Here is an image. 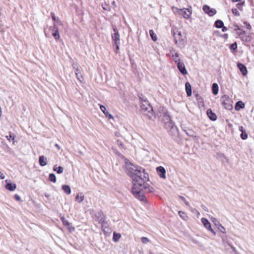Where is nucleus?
Here are the masks:
<instances>
[{
  "label": "nucleus",
  "instance_id": "obj_1",
  "mask_svg": "<svg viewBox=\"0 0 254 254\" xmlns=\"http://www.w3.org/2000/svg\"><path fill=\"white\" fill-rule=\"evenodd\" d=\"M126 163L125 172L133 181V185L131 189V192L133 196L141 201L145 202L146 198L142 192L143 190L148 192L154 191L153 187L145 183L149 180L148 173H146L145 169L139 166L133 165L132 163L127 162Z\"/></svg>",
  "mask_w": 254,
  "mask_h": 254
},
{
  "label": "nucleus",
  "instance_id": "obj_2",
  "mask_svg": "<svg viewBox=\"0 0 254 254\" xmlns=\"http://www.w3.org/2000/svg\"><path fill=\"white\" fill-rule=\"evenodd\" d=\"M162 121L164 123V127L167 129H171L172 131H177V128L175 126L174 123L171 120L170 116L168 113H165L162 118Z\"/></svg>",
  "mask_w": 254,
  "mask_h": 254
},
{
  "label": "nucleus",
  "instance_id": "obj_3",
  "mask_svg": "<svg viewBox=\"0 0 254 254\" xmlns=\"http://www.w3.org/2000/svg\"><path fill=\"white\" fill-rule=\"evenodd\" d=\"M220 100L223 107L226 109L230 110L233 108V102L228 96L224 95L221 97Z\"/></svg>",
  "mask_w": 254,
  "mask_h": 254
},
{
  "label": "nucleus",
  "instance_id": "obj_4",
  "mask_svg": "<svg viewBox=\"0 0 254 254\" xmlns=\"http://www.w3.org/2000/svg\"><path fill=\"white\" fill-rule=\"evenodd\" d=\"M141 110L143 114L147 115L150 119L153 115L152 107L146 101L144 102V104H142L141 106Z\"/></svg>",
  "mask_w": 254,
  "mask_h": 254
},
{
  "label": "nucleus",
  "instance_id": "obj_5",
  "mask_svg": "<svg viewBox=\"0 0 254 254\" xmlns=\"http://www.w3.org/2000/svg\"><path fill=\"white\" fill-rule=\"evenodd\" d=\"M177 12L180 15H182L185 18L188 19L190 17L191 12L189 9H178L176 8Z\"/></svg>",
  "mask_w": 254,
  "mask_h": 254
},
{
  "label": "nucleus",
  "instance_id": "obj_6",
  "mask_svg": "<svg viewBox=\"0 0 254 254\" xmlns=\"http://www.w3.org/2000/svg\"><path fill=\"white\" fill-rule=\"evenodd\" d=\"M113 31L114 33L112 35V38L113 39V43L115 44H120V34L119 33L118 29L116 27H113Z\"/></svg>",
  "mask_w": 254,
  "mask_h": 254
},
{
  "label": "nucleus",
  "instance_id": "obj_7",
  "mask_svg": "<svg viewBox=\"0 0 254 254\" xmlns=\"http://www.w3.org/2000/svg\"><path fill=\"white\" fill-rule=\"evenodd\" d=\"M204 12L210 16L214 15L216 13V10L214 8H211L207 5H204L202 8Z\"/></svg>",
  "mask_w": 254,
  "mask_h": 254
},
{
  "label": "nucleus",
  "instance_id": "obj_8",
  "mask_svg": "<svg viewBox=\"0 0 254 254\" xmlns=\"http://www.w3.org/2000/svg\"><path fill=\"white\" fill-rule=\"evenodd\" d=\"M201 222L203 224L204 226L209 231H211L214 235H216L215 232L214 231V230L211 228V224L208 221V220L205 218H202L201 219Z\"/></svg>",
  "mask_w": 254,
  "mask_h": 254
},
{
  "label": "nucleus",
  "instance_id": "obj_9",
  "mask_svg": "<svg viewBox=\"0 0 254 254\" xmlns=\"http://www.w3.org/2000/svg\"><path fill=\"white\" fill-rule=\"evenodd\" d=\"M156 170L158 175L163 179H166V170L165 168L162 166L158 167L156 168Z\"/></svg>",
  "mask_w": 254,
  "mask_h": 254
},
{
  "label": "nucleus",
  "instance_id": "obj_10",
  "mask_svg": "<svg viewBox=\"0 0 254 254\" xmlns=\"http://www.w3.org/2000/svg\"><path fill=\"white\" fill-rule=\"evenodd\" d=\"M62 221L64 225L67 228L69 232H73L75 230L74 227H72L71 224L64 217L62 218Z\"/></svg>",
  "mask_w": 254,
  "mask_h": 254
},
{
  "label": "nucleus",
  "instance_id": "obj_11",
  "mask_svg": "<svg viewBox=\"0 0 254 254\" xmlns=\"http://www.w3.org/2000/svg\"><path fill=\"white\" fill-rule=\"evenodd\" d=\"M177 67L179 71L184 75L187 74V70L185 67V64L183 62H179L177 63Z\"/></svg>",
  "mask_w": 254,
  "mask_h": 254
},
{
  "label": "nucleus",
  "instance_id": "obj_12",
  "mask_svg": "<svg viewBox=\"0 0 254 254\" xmlns=\"http://www.w3.org/2000/svg\"><path fill=\"white\" fill-rule=\"evenodd\" d=\"M173 36L174 37V41L176 44H177L178 41L182 38V33L181 32L177 30L176 32L175 31H173Z\"/></svg>",
  "mask_w": 254,
  "mask_h": 254
},
{
  "label": "nucleus",
  "instance_id": "obj_13",
  "mask_svg": "<svg viewBox=\"0 0 254 254\" xmlns=\"http://www.w3.org/2000/svg\"><path fill=\"white\" fill-rule=\"evenodd\" d=\"M101 110L103 112L106 117L109 119H113V116L109 113V112L106 110V107L103 105H100V106Z\"/></svg>",
  "mask_w": 254,
  "mask_h": 254
},
{
  "label": "nucleus",
  "instance_id": "obj_14",
  "mask_svg": "<svg viewBox=\"0 0 254 254\" xmlns=\"http://www.w3.org/2000/svg\"><path fill=\"white\" fill-rule=\"evenodd\" d=\"M237 66L243 75L245 76L247 74V69L245 65L242 64L238 63Z\"/></svg>",
  "mask_w": 254,
  "mask_h": 254
},
{
  "label": "nucleus",
  "instance_id": "obj_15",
  "mask_svg": "<svg viewBox=\"0 0 254 254\" xmlns=\"http://www.w3.org/2000/svg\"><path fill=\"white\" fill-rule=\"evenodd\" d=\"M207 115L211 121H215L217 119V116L216 114L212 112L211 109H208L207 111Z\"/></svg>",
  "mask_w": 254,
  "mask_h": 254
},
{
  "label": "nucleus",
  "instance_id": "obj_16",
  "mask_svg": "<svg viewBox=\"0 0 254 254\" xmlns=\"http://www.w3.org/2000/svg\"><path fill=\"white\" fill-rule=\"evenodd\" d=\"M101 224V227L102 230L104 232H108V231L110 230V229L109 228V225L107 221H105V220H103L102 222H100Z\"/></svg>",
  "mask_w": 254,
  "mask_h": 254
},
{
  "label": "nucleus",
  "instance_id": "obj_17",
  "mask_svg": "<svg viewBox=\"0 0 254 254\" xmlns=\"http://www.w3.org/2000/svg\"><path fill=\"white\" fill-rule=\"evenodd\" d=\"M95 217L98 221L99 223L102 222L105 220L104 216L102 211H99L95 214Z\"/></svg>",
  "mask_w": 254,
  "mask_h": 254
},
{
  "label": "nucleus",
  "instance_id": "obj_18",
  "mask_svg": "<svg viewBox=\"0 0 254 254\" xmlns=\"http://www.w3.org/2000/svg\"><path fill=\"white\" fill-rule=\"evenodd\" d=\"M5 188L8 190L13 191L16 189V185L15 184L7 183L5 185Z\"/></svg>",
  "mask_w": 254,
  "mask_h": 254
},
{
  "label": "nucleus",
  "instance_id": "obj_19",
  "mask_svg": "<svg viewBox=\"0 0 254 254\" xmlns=\"http://www.w3.org/2000/svg\"><path fill=\"white\" fill-rule=\"evenodd\" d=\"M186 91L187 94L188 96H190L191 95V86L190 84L187 82L185 84Z\"/></svg>",
  "mask_w": 254,
  "mask_h": 254
},
{
  "label": "nucleus",
  "instance_id": "obj_20",
  "mask_svg": "<svg viewBox=\"0 0 254 254\" xmlns=\"http://www.w3.org/2000/svg\"><path fill=\"white\" fill-rule=\"evenodd\" d=\"M75 73L76 74V78L81 82H82V80H83V76L81 74V71L80 69L76 68L75 70Z\"/></svg>",
  "mask_w": 254,
  "mask_h": 254
},
{
  "label": "nucleus",
  "instance_id": "obj_21",
  "mask_svg": "<svg viewBox=\"0 0 254 254\" xmlns=\"http://www.w3.org/2000/svg\"><path fill=\"white\" fill-rule=\"evenodd\" d=\"M39 162L41 166H45L47 164V158L44 155L39 157Z\"/></svg>",
  "mask_w": 254,
  "mask_h": 254
},
{
  "label": "nucleus",
  "instance_id": "obj_22",
  "mask_svg": "<svg viewBox=\"0 0 254 254\" xmlns=\"http://www.w3.org/2000/svg\"><path fill=\"white\" fill-rule=\"evenodd\" d=\"M245 107V104L241 101L237 102L235 105V110L237 111L240 110Z\"/></svg>",
  "mask_w": 254,
  "mask_h": 254
},
{
  "label": "nucleus",
  "instance_id": "obj_23",
  "mask_svg": "<svg viewBox=\"0 0 254 254\" xmlns=\"http://www.w3.org/2000/svg\"><path fill=\"white\" fill-rule=\"evenodd\" d=\"M212 93L214 95H216L218 93L219 87L217 83H214L212 86Z\"/></svg>",
  "mask_w": 254,
  "mask_h": 254
},
{
  "label": "nucleus",
  "instance_id": "obj_24",
  "mask_svg": "<svg viewBox=\"0 0 254 254\" xmlns=\"http://www.w3.org/2000/svg\"><path fill=\"white\" fill-rule=\"evenodd\" d=\"M84 199V196L82 193H80L77 194L75 197V200L77 201L78 203L82 202Z\"/></svg>",
  "mask_w": 254,
  "mask_h": 254
},
{
  "label": "nucleus",
  "instance_id": "obj_25",
  "mask_svg": "<svg viewBox=\"0 0 254 254\" xmlns=\"http://www.w3.org/2000/svg\"><path fill=\"white\" fill-rule=\"evenodd\" d=\"M62 189L64 191V192L67 194H69L71 193V189L70 187L68 185H64L62 186Z\"/></svg>",
  "mask_w": 254,
  "mask_h": 254
},
{
  "label": "nucleus",
  "instance_id": "obj_26",
  "mask_svg": "<svg viewBox=\"0 0 254 254\" xmlns=\"http://www.w3.org/2000/svg\"><path fill=\"white\" fill-rule=\"evenodd\" d=\"M53 170L54 171L57 172L58 174H62L64 171V168L62 167H57V165L54 166Z\"/></svg>",
  "mask_w": 254,
  "mask_h": 254
},
{
  "label": "nucleus",
  "instance_id": "obj_27",
  "mask_svg": "<svg viewBox=\"0 0 254 254\" xmlns=\"http://www.w3.org/2000/svg\"><path fill=\"white\" fill-rule=\"evenodd\" d=\"M240 130L242 131V133L241 134V137L243 139H246L248 137V134L246 132L245 130H243V127H239Z\"/></svg>",
  "mask_w": 254,
  "mask_h": 254
},
{
  "label": "nucleus",
  "instance_id": "obj_28",
  "mask_svg": "<svg viewBox=\"0 0 254 254\" xmlns=\"http://www.w3.org/2000/svg\"><path fill=\"white\" fill-rule=\"evenodd\" d=\"M172 58L174 61L175 63H178L180 62V59H179V54L178 53H175V54H172Z\"/></svg>",
  "mask_w": 254,
  "mask_h": 254
},
{
  "label": "nucleus",
  "instance_id": "obj_29",
  "mask_svg": "<svg viewBox=\"0 0 254 254\" xmlns=\"http://www.w3.org/2000/svg\"><path fill=\"white\" fill-rule=\"evenodd\" d=\"M224 25V23L221 20H217L215 22V26L218 28H222Z\"/></svg>",
  "mask_w": 254,
  "mask_h": 254
},
{
  "label": "nucleus",
  "instance_id": "obj_30",
  "mask_svg": "<svg viewBox=\"0 0 254 254\" xmlns=\"http://www.w3.org/2000/svg\"><path fill=\"white\" fill-rule=\"evenodd\" d=\"M51 16H52V19H53L54 21H56V22H58V23H59V24H60V25H62V22L61 20L60 19V18H59L55 16V15L54 13H53V12H51Z\"/></svg>",
  "mask_w": 254,
  "mask_h": 254
},
{
  "label": "nucleus",
  "instance_id": "obj_31",
  "mask_svg": "<svg viewBox=\"0 0 254 254\" xmlns=\"http://www.w3.org/2000/svg\"><path fill=\"white\" fill-rule=\"evenodd\" d=\"M121 237V235L119 233H116V232H114L113 234V241L114 242H117L119 241V240L120 239Z\"/></svg>",
  "mask_w": 254,
  "mask_h": 254
},
{
  "label": "nucleus",
  "instance_id": "obj_32",
  "mask_svg": "<svg viewBox=\"0 0 254 254\" xmlns=\"http://www.w3.org/2000/svg\"><path fill=\"white\" fill-rule=\"evenodd\" d=\"M49 179L51 182H52L53 183L56 182V177L54 174H50L49 176Z\"/></svg>",
  "mask_w": 254,
  "mask_h": 254
},
{
  "label": "nucleus",
  "instance_id": "obj_33",
  "mask_svg": "<svg viewBox=\"0 0 254 254\" xmlns=\"http://www.w3.org/2000/svg\"><path fill=\"white\" fill-rule=\"evenodd\" d=\"M52 35L56 40H59L60 38L59 30H56L53 32Z\"/></svg>",
  "mask_w": 254,
  "mask_h": 254
},
{
  "label": "nucleus",
  "instance_id": "obj_34",
  "mask_svg": "<svg viewBox=\"0 0 254 254\" xmlns=\"http://www.w3.org/2000/svg\"><path fill=\"white\" fill-rule=\"evenodd\" d=\"M178 214L183 220H186L188 218L186 213L183 211H179Z\"/></svg>",
  "mask_w": 254,
  "mask_h": 254
},
{
  "label": "nucleus",
  "instance_id": "obj_35",
  "mask_svg": "<svg viewBox=\"0 0 254 254\" xmlns=\"http://www.w3.org/2000/svg\"><path fill=\"white\" fill-rule=\"evenodd\" d=\"M149 34L152 39L153 41H156L157 40V37L155 33H154V31L153 30H149Z\"/></svg>",
  "mask_w": 254,
  "mask_h": 254
},
{
  "label": "nucleus",
  "instance_id": "obj_36",
  "mask_svg": "<svg viewBox=\"0 0 254 254\" xmlns=\"http://www.w3.org/2000/svg\"><path fill=\"white\" fill-rule=\"evenodd\" d=\"M211 220L217 227L221 224L219 221L216 218L212 217Z\"/></svg>",
  "mask_w": 254,
  "mask_h": 254
},
{
  "label": "nucleus",
  "instance_id": "obj_37",
  "mask_svg": "<svg viewBox=\"0 0 254 254\" xmlns=\"http://www.w3.org/2000/svg\"><path fill=\"white\" fill-rule=\"evenodd\" d=\"M186 134L190 136H194V132L191 129H187L184 130Z\"/></svg>",
  "mask_w": 254,
  "mask_h": 254
},
{
  "label": "nucleus",
  "instance_id": "obj_38",
  "mask_svg": "<svg viewBox=\"0 0 254 254\" xmlns=\"http://www.w3.org/2000/svg\"><path fill=\"white\" fill-rule=\"evenodd\" d=\"M102 7L103 8V9H104L105 10L109 11H110L111 10V8H110V5L106 3L102 4Z\"/></svg>",
  "mask_w": 254,
  "mask_h": 254
},
{
  "label": "nucleus",
  "instance_id": "obj_39",
  "mask_svg": "<svg viewBox=\"0 0 254 254\" xmlns=\"http://www.w3.org/2000/svg\"><path fill=\"white\" fill-rule=\"evenodd\" d=\"M218 230L222 233L226 234V231L224 227H223L221 224L217 227Z\"/></svg>",
  "mask_w": 254,
  "mask_h": 254
},
{
  "label": "nucleus",
  "instance_id": "obj_40",
  "mask_svg": "<svg viewBox=\"0 0 254 254\" xmlns=\"http://www.w3.org/2000/svg\"><path fill=\"white\" fill-rule=\"evenodd\" d=\"M230 48L231 50L236 51L237 48V44L236 42H235L230 45Z\"/></svg>",
  "mask_w": 254,
  "mask_h": 254
},
{
  "label": "nucleus",
  "instance_id": "obj_41",
  "mask_svg": "<svg viewBox=\"0 0 254 254\" xmlns=\"http://www.w3.org/2000/svg\"><path fill=\"white\" fill-rule=\"evenodd\" d=\"M232 13L236 16H239L240 13L237 10V8H234L232 9Z\"/></svg>",
  "mask_w": 254,
  "mask_h": 254
},
{
  "label": "nucleus",
  "instance_id": "obj_42",
  "mask_svg": "<svg viewBox=\"0 0 254 254\" xmlns=\"http://www.w3.org/2000/svg\"><path fill=\"white\" fill-rule=\"evenodd\" d=\"M5 137L9 141H10V139L13 140L15 138V136L14 135H12L10 133H9V134L8 135H6Z\"/></svg>",
  "mask_w": 254,
  "mask_h": 254
},
{
  "label": "nucleus",
  "instance_id": "obj_43",
  "mask_svg": "<svg viewBox=\"0 0 254 254\" xmlns=\"http://www.w3.org/2000/svg\"><path fill=\"white\" fill-rule=\"evenodd\" d=\"M141 241L142 243L143 244H146L149 242L148 239L147 238L144 237L141 238Z\"/></svg>",
  "mask_w": 254,
  "mask_h": 254
},
{
  "label": "nucleus",
  "instance_id": "obj_44",
  "mask_svg": "<svg viewBox=\"0 0 254 254\" xmlns=\"http://www.w3.org/2000/svg\"><path fill=\"white\" fill-rule=\"evenodd\" d=\"M50 30H51L53 32L55 31L56 30H58V27L56 25V24H54V26L53 27H50Z\"/></svg>",
  "mask_w": 254,
  "mask_h": 254
},
{
  "label": "nucleus",
  "instance_id": "obj_45",
  "mask_svg": "<svg viewBox=\"0 0 254 254\" xmlns=\"http://www.w3.org/2000/svg\"><path fill=\"white\" fill-rule=\"evenodd\" d=\"M242 6H243V3H238L236 4L237 8L238 9H239L241 10L242 9Z\"/></svg>",
  "mask_w": 254,
  "mask_h": 254
},
{
  "label": "nucleus",
  "instance_id": "obj_46",
  "mask_svg": "<svg viewBox=\"0 0 254 254\" xmlns=\"http://www.w3.org/2000/svg\"><path fill=\"white\" fill-rule=\"evenodd\" d=\"M244 24L245 25V26L246 27V28L247 29H250L251 28V25L249 23H248L247 22H245L244 23Z\"/></svg>",
  "mask_w": 254,
  "mask_h": 254
},
{
  "label": "nucleus",
  "instance_id": "obj_47",
  "mask_svg": "<svg viewBox=\"0 0 254 254\" xmlns=\"http://www.w3.org/2000/svg\"><path fill=\"white\" fill-rule=\"evenodd\" d=\"M14 198L17 201H21V197H20V196L19 195L17 194L14 195Z\"/></svg>",
  "mask_w": 254,
  "mask_h": 254
},
{
  "label": "nucleus",
  "instance_id": "obj_48",
  "mask_svg": "<svg viewBox=\"0 0 254 254\" xmlns=\"http://www.w3.org/2000/svg\"><path fill=\"white\" fill-rule=\"evenodd\" d=\"M72 67L75 69V70L76 69V68H78L77 65L74 63H73L72 64Z\"/></svg>",
  "mask_w": 254,
  "mask_h": 254
},
{
  "label": "nucleus",
  "instance_id": "obj_49",
  "mask_svg": "<svg viewBox=\"0 0 254 254\" xmlns=\"http://www.w3.org/2000/svg\"><path fill=\"white\" fill-rule=\"evenodd\" d=\"M119 45H120V44H115L114 43H113V45H114V46H116V51H117V50H119V48H119Z\"/></svg>",
  "mask_w": 254,
  "mask_h": 254
},
{
  "label": "nucleus",
  "instance_id": "obj_50",
  "mask_svg": "<svg viewBox=\"0 0 254 254\" xmlns=\"http://www.w3.org/2000/svg\"><path fill=\"white\" fill-rule=\"evenodd\" d=\"M5 176L4 174L1 172H0V179H3L4 178Z\"/></svg>",
  "mask_w": 254,
  "mask_h": 254
},
{
  "label": "nucleus",
  "instance_id": "obj_51",
  "mask_svg": "<svg viewBox=\"0 0 254 254\" xmlns=\"http://www.w3.org/2000/svg\"><path fill=\"white\" fill-rule=\"evenodd\" d=\"M201 207L204 211L208 212V209L205 206L202 205Z\"/></svg>",
  "mask_w": 254,
  "mask_h": 254
},
{
  "label": "nucleus",
  "instance_id": "obj_52",
  "mask_svg": "<svg viewBox=\"0 0 254 254\" xmlns=\"http://www.w3.org/2000/svg\"><path fill=\"white\" fill-rule=\"evenodd\" d=\"M117 144L119 146L123 147V144L121 141H120L119 140L117 141Z\"/></svg>",
  "mask_w": 254,
  "mask_h": 254
},
{
  "label": "nucleus",
  "instance_id": "obj_53",
  "mask_svg": "<svg viewBox=\"0 0 254 254\" xmlns=\"http://www.w3.org/2000/svg\"><path fill=\"white\" fill-rule=\"evenodd\" d=\"M179 197L183 201H185L186 200L185 198L183 196L179 195Z\"/></svg>",
  "mask_w": 254,
  "mask_h": 254
},
{
  "label": "nucleus",
  "instance_id": "obj_54",
  "mask_svg": "<svg viewBox=\"0 0 254 254\" xmlns=\"http://www.w3.org/2000/svg\"><path fill=\"white\" fill-rule=\"evenodd\" d=\"M222 30L223 32H225V31H226L227 30V28L226 27H225V26H223L222 27Z\"/></svg>",
  "mask_w": 254,
  "mask_h": 254
},
{
  "label": "nucleus",
  "instance_id": "obj_55",
  "mask_svg": "<svg viewBox=\"0 0 254 254\" xmlns=\"http://www.w3.org/2000/svg\"><path fill=\"white\" fill-rule=\"evenodd\" d=\"M112 4L113 5H114V8L116 7L117 5H116V2L115 1H113L112 2Z\"/></svg>",
  "mask_w": 254,
  "mask_h": 254
},
{
  "label": "nucleus",
  "instance_id": "obj_56",
  "mask_svg": "<svg viewBox=\"0 0 254 254\" xmlns=\"http://www.w3.org/2000/svg\"><path fill=\"white\" fill-rule=\"evenodd\" d=\"M185 203L186 204V205L189 206H190V203L187 201L186 200L184 201Z\"/></svg>",
  "mask_w": 254,
  "mask_h": 254
},
{
  "label": "nucleus",
  "instance_id": "obj_57",
  "mask_svg": "<svg viewBox=\"0 0 254 254\" xmlns=\"http://www.w3.org/2000/svg\"><path fill=\"white\" fill-rule=\"evenodd\" d=\"M55 146L57 148V149L59 150L60 149V146L59 144H56Z\"/></svg>",
  "mask_w": 254,
  "mask_h": 254
},
{
  "label": "nucleus",
  "instance_id": "obj_58",
  "mask_svg": "<svg viewBox=\"0 0 254 254\" xmlns=\"http://www.w3.org/2000/svg\"><path fill=\"white\" fill-rule=\"evenodd\" d=\"M235 30H240V28L238 25H235Z\"/></svg>",
  "mask_w": 254,
  "mask_h": 254
},
{
  "label": "nucleus",
  "instance_id": "obj_59",
  "mask_svg": "<svg viewBox=\"0 0 254 254\" xmlns=\"http://www.w3.org/2000/svg\"><path fill=\"white\" fill-rule=\"evenodd\" d=\"M115 135H116L117 136H118V137H119V136H120V133H119V132H115Z\"/></svg>",
  "mask_w": 254,
  "mask_h": 254
},
{
  "label": "nucleus",
  "instance_id": "obj_60",
  "mask_svg": "<svg viewBox=\"0 0 254 254\" xmlns=\"http://www.w3.org/2000/svg\"><path fill=\"white\" fill-rule=\"evenodd\" d=\"M45 196L46 197H47V198H48V197H50V195H49L48 193H45Z\"/></svg>",
  "mask_w": 254,
  "mask_h": 254
},
{
  "label": "nucleus",
  "instance_id": "obj_61",
  "mask_svg": "<svg viewBox=\"0 0 254 254\" xmlns=\"http://www.w3.org/2000/svg\"><path fill=\"white\" fill-rule=\"evenodd\" d=\"M241 0H232L233 2H238L240 1Z\"/></svg>",
  "mask_w": 254,
  "mask_h": 254
},
{
  "label": "nucleus",
  "instance_id": "obj_62",
  "mask_svg": "<svg viewBox=\"0 0 254 254\" xmlns=\"http://www.w3.org/2000/svg\"><path fill=\"white\" fill-rule=\"evenodd\" d=\"M224 37H228V35H227V34H225L224 35Z\"/></svg>",
  "mask_w": 254,
  "mask_h": 254
},
{
  "label": "nucleus",
  "instance_id": "obj_63",
  "mask_svg": "<svg viewBox=\"0 0 254 254\" xmlns=\"http://www.w3.org/2000/svg\"><path fill=\"white\" fill-rule=\"evenodd\" d=\"M45 35L46 37H47V34L45 33Z\"/></svg>",
  "mask_w": 254,
  "mask_h": 254
}]
</instances>
